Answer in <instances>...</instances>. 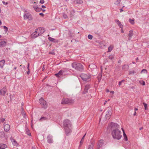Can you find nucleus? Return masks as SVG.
Here are the masks:
<instances>
[{"instance_id":"nucleus-1","label":"nucleus","mask_w":149,"mask_h":149,"mask_svg":"<svg viewBox=\"0 0 149 149\" xmlns=\"http://www.w3.org/2000/svg\"><path fill=\"white\" fill-rule=\"evenodd\" d=\"M63 125L66 134L68 135L71 132V125L69 120L68 119L65 120L63 122Z\"/></svg>"},{"instance_id":"nucleus-2","label":"nucleus","mask_w":149,"mask_h":149,"mask_svg":"<svg viewBox=\"0 0 149 149\" xmlns=\"http://www.w3.org/2000/svg\"><path fill=\"white\" fill-rule=\"evenodd\" d=\"M111 135L114 139H120L122 136L121 132L118 129H113L111 132Z\"/></svg>"},{"instance_id":"nucleus-3","label":"nucleus","mask_w":149,"mask_h":149,"mask_svg":"<svg viewBox=\"0 0 149 149\" xmlns=\"http://www.w3.org/2000/svg\"><path fill=\"white\" fill-rule=\"evenodd\" d=\"M71 65L73 68L81 72L83 70V66L80 63L74 62L72 63Z\"/></svg>"},{"instance_id":"nucleus-4","label":"nucleus","mask_w":149,"mask_h":149,"mask_svg":"<svg viewBox=\"0 0 149 149\" xmlns=\"http://www.w3.org/2000/svg\"><path fill=\"white\" fill-rule=\"evenodd\" d=\"M80 77L83 80L87 81H90L91 77V75L89 73H82L80 75Z\"/></svg>"},{"instance_id":"nucleus-5","label":"nucleus","mask_w":149,"mask_h":149,"mask_svg":"<svg viewBox=\"0 0 149 149\" xmlns=\"http://www.w3.org/2000/svg\"><path fill=\"white\" fill-rule=\"evenodd\" d=\"M39 101L42 108L44 109H46L47 107V105L46 101L42 97L40 99Z\"/></svg>"},{"instance_id":"nucleus-6","label":"nucleus","mask_w":149,"mask_h":149,"mask_svg":"<svg viewBox=\"0 0 149 149\" xmlns=\"http://www.w3.org/2000/svg\"><path fill=\"white\" fill-rule=\"evenodd\" d=\"M74 102V100L72 99L68 98H64L62 100L61 104H72Z\"/></svg>"},{"instance_id":"nucleus-7","label":"nucleus","mask_w":149,"mask_h":149,"mask_svg":"<svg viewBox=\"0 0 149 149\" xmlns=\"http://www.w3.org/2000/svg\"><path fill=\"white\" fill-rule=\"evenodd\" d=\"M24 17L25 19H28L29 20H31L32 19V17L31 15L27 13L24 14Z\"/></svg>"},{"instance_id":"nucleus-8","label":"nucleus","mask_w":149,"mask_h":149,"mask_svg":"<svg viewBox=\"0 0 149 149\" xmlns=\"http://www.w3.org/2000/svg\"><path fill=\"white\" fill-rule=\"evenodd\" d=\"M36 30L37 32V33L39 34V36L41 35L45 31V29L42 27H39L36 29Z\"/></svg>"},{"instance_id":"nucleus-9","label":"nucleus","mask_w":149,"mask_h":149,"mask_svg":"<svg viewBox=\"0 0 149 149\" xmlns=\"http://www.w3.org/2000/svg\"><path fill=\"white\" fill-rule=\"evenodd\" d=\"M112 114V111L111 109H108L107 112L105 116V118L107 120H109Z\"/></svg>"},{"instance_id":"nucleus-10","label":"nucleus","mask_w":149,"mask_h":149,"mask_svg":"<svg viewBox=\"0 0 149 149\" xmlns=\"http://www.w3.org/2000/svg\"><path fill=\"white\" fill-rule=\"evenodd\" d=\"M0 94L2 96L5 95L7 91V89L6 86L3 87L1 89H0Z\"/></svg>"},{"instance_id":"nucleus-11","label":"nucleus","mask_w":149,"mask_h":149,"mask_svg":"<svg viewBox=\"0 0 149 149\" xmlns=\"http://www.w3.org/2000/svg\"><path fill=\"white\" fill-rule=\"evenodd\" d=\"M88 69L90 70H95L97 71V66L96 65L94 64H92L91 65H90L89 66Z\"/></svg>"},{"instance_id":"nucleus-12","label":"nucleus","mask_w":149,"mask_h":149,"mask_svg":"<svg viewBox=\"0 0 149 149\" xmlns=\"http://www.w3.org/2000/svg\"><path fill=\"white\" fill-rule=\"evenodd\" d=\"M104 144L103 140H100L99 141L97 146V147L96 149H99L100 148L102 147Z\"/></svg>"},{"instance_id":"nucleus-13","label":"nucleus","mask_w":149,"mask_h":149,"mask_svg":"<svg viewBox=\"0 0 149 149\" xmlns=\"http://www.w3.org/2000/svg\"><path fill=\"white\" fill-rule=\"evenodd\" d=\"M64 75H68L70 73V69H69L65 68L62 69Z\"/></svg>"},{"instance_id":"nucleus-14","label":"nucleus","mask_w":149,"mask_h":149,"mask_svg":"<svg viewBox=\"0 0 149 149\" xmlns=\"http://www.w3.org/2000/svg\"><path fill=\"white\" fill-rule=\"evenodd\" d=\"M5 123H4V129L5 132L8 131L10 129V125L8 124H5Z\"/></svg>"},{"instance_id":"nucleus-15","label":"nucleus","mask_w":149,"mask_h":149,"mask_svg":"<svg viewBox=\"0 0 149 149\" xmlns=\"http://www.w3.org/2000/svg\"><path fill=\"white\" fill-rule=\"evenodd\" d=\"M110 126L113 128H115L116 129H118L119 128V125L117 123L113 122L111 123Z\"/></svg>"},{"instance_id":"nucleus-16","label":"nucleus","mask_w":149,"mask_h":149,"mask_svg":"<svg viewBox=\"0 0 149 149\" xmlns=\"http://www.w3.org/2000/svg\"><path fill=\"white\" fill-rule=\"evenodd\" d=\"M55 75L58 78L61 75L64 76L63 70H60L58 73L55 74Z\"/></svg>"},{"instance_id":"nucleus-17","label":"nucleus","mask_w":149,"mask_h":149,"mask_svg":"<svg viewBox=\"0 0 149 149\" xmlns=\"http://www.w3.org/2000/svg\"><path fill=\"white\" fill-rule=\"evenodd\" d=\"M39 36V34L37 33V31H36V30H35V32L31 34V37L32 38H34L37 37Z\"/></svg>"},{"instance_id":"nucleus-18","label":"nucleus","mask_w":149,"mask_h":149,"mask_svg":"<svg viewBox=\"0 0 149 149\" xmlns=\"http://www.w3.org/2000/svg\"><path fill=\"white\" fill-rule=\"evenodd\" d=\"M34 9L36 12H40L42 11V9L41 8L38 7L37 6H33Z\"/></svg>"},{"instance_id":"nucleus-19","label":"nucleus","mask_w":149,"mask_h":149,"mask_svg":"<svg viewBox=\"0 0 149 149\" xmlns=\"http://www.w3.org/2000/svg\"><path fill=\"white\" fill-rule=\"evenodd\" d=\"M115 22L117 24L120 28H122L123 27V26L118 19L115 20Z\"/></svg>"},{"instance_id":"nucleus-20","label":"nucleus","mask_w":149,"mask_h":149,"mask_svg":"<svg viewBox=\"0 0 149 149\" xmlns=\"http://www.w3.org/2000/svg\"><path fill=\"white\" fill-rule=\"evenodd\" d=\"M6 45V42L4 41H0V47H4Z\"/></svg>"},{"instance_id":"nucleus-21","label":"nucleus","mask_w":149,"mask_h":149,"mask_svg":"<svg viewBox=\"0 0 149 149\" xmlns=\"http://www.w3.org/2000/svg\"><path fill=\"white\" fill-rule=\"evenodd\" d=\"M10 140L13 144L15 146H16L17 145V141L15 140L13 138L11 137Z\"/></svg>"},{"instance_id":"nucleus-22","label":"nucleus","mask_w":149,"mask_h":149,"mask_svg":"<svg viewBox=\"0 0 149 149\" xmlns=\"http://www.w3.org/2000/svg\"><path fill=\"white\" fill-rule=\"evenodd\" d=\"M48 39L50 41L52 42H58V41L57 40H56L54 38L51 37H49L48 38Z\"/></svg>"},{"instance_id":"nucleus-23","label":"nucleus","mask_w":149,"mask_h":149,"mask_svg":"<svg viewBox=\"0 0 149 149\" xmlns=\"http://www.w3.org/2000/svg\"><path fill=\"white\" fill-rule=\"evenodd\" d=\"M129 68V65H124L122 67V69L123 70H127Z\"/></svg>"},{"instance_id":"nucleus-24","label":"nucleus","mask_w":149,"mask_h":149,"mask_svg":"<svg viewBox=\"0 0 149 149\" xmlns=\"http://www.w3.org/2000/svg\"><path fill=\"white\" fill-rule=\"evenodd\" d=\"M74 3L77 4H81L83 3V1L81 0H75Z\"/></svg>"},{"instance_id":"nucleus-25","label":"nucleus","mask_w":149,"mask_h":149,"mask_svg":"<svg viewBox=\"0 0 149 149\" xmlns=\"http://www.w3.org/2000/svg\"><path fill=\"white\" fill-rule=\"evenodd\" d=\"M133 35V31L132 30H130L129 31L128 36L129 37V39H130Z\"/></svg>"},{"instance_id":"nucleus-26","label":"nucleus","mask_w":149,"mask_h":149,"mask_svg":"<svg viewBox=\"0 0 149 149\" xmlns=\"http://www.w3.org/2000/svg\"><path fill=\"white\" fill-rule=\"evenodd\" d=\"M47 141L48 143H51L53 142V140L52 138L49 136L47 137Z\"/></svg>"},{"instance_id":"nucleus-27","label":"nucleus","mask_w":149,"mask_h":149,"mask_svg":"<svg viewBox=\"0 0 149 149\" xmlns=\"http://www.w3.org/2000/svg\"><path fill=\"white\" fill-rule=\"evenodd\" d=\"M7 147L6 145L4 144H0V149H5Z\"/></svg>"},{"instance_id":"nucleus-28","label":"nucleus","mask_w":149,"mask_h":149,"mask_svg":"<svg viewBox=\"0 0 149 149\" xmlns=\"http://www.w3.org/2000/svg\"><path fill=\"white\" fill-rule=\"evenodd\" d=\"M5 63V61L4 60H2L0 61V67L2 68Z\"/></svg>"},{"instance_id":"nucleus-29","label":"nucleus","mask_w":149,"mask_h":149,"mask_svg":"<svg viewBox=\"0 0 149 149\" xmlns=\"http://www.w3.org/2000/svg\"><path fill=\"white\" fill-rule=\"evenodd\" d=\"M113 45H110L108 47V50L107 51L108 52H111L113 49Z\"/></svg>"},{"instance_id":"nucleus-30","label":"nucleus","mask_w":149,"mask_h":149,"mask_svg":"<svg viewBox=\"0 0 149 149\" xmlns=\"http://www.w3.org/2000/svg\"><path fill=\"white\" fill-rule=\"evenodd\" d=\"M94 146L93 143H91V144L88 146V149H93Z\"/></svg>"},{"instance_id":"nucleus-31","label":"nucleus","mask_w":149,"mask_h":149,"mask_svg":"<svg viewBox=\"0 0 149 149\" xmlns=\"http://www.w3.org/2000/svg\"><path fill=\"white\" fill-rule=\"evenodd\" d=\"M123 134L124 139L125 141H127L128 140V139L126 135L125 132V131L123 130Z\"/></svg>"},{"instance_id":"nucleus-32","label":"nucleus","mask_w":149,"mask_h":149,"mask_svg":"<svg viewBox=\"0 0 149 149\" xmlns=\"http://www.w3.org/2000/svg\"><path fill=\"white\" fill-rule=\"evenodd\" d=\"M86 133L83 136V137L82 138L81 141H80V145H79V146H81L82 145V144H83V143L84 142V138L85 136V135H86Z\"/></svg>"},{"instance_id":"nucleus-33","label":"nucleus","mask_w":149,"mask_h":149,"mask_svg":"<svg viewBox=\"0 0 149 149\" xmlns=\"http://www.w3.org/2000/svg\"><path fill=\"white\" fill-rule=\"evenodd\" d=\"M26 134H27L29 136H31V133L30 132V131L29 130H28L27 129H26Z\"/></svg>"},{"instance_id":"nucleus-34","label":"nucleus","mask_w":149,"mask_h":149,"mask_svg":"<svg viewBox=\"0 0 149 149\" xmlns=\"http://www.w3.org/2000/svg\"><path fill=\"white\" fill-rule=\"evenodd\" d=\"M134 19H132L130 18L129 19V22L131 23L132 24H134Z\"/></svg>"},{"instance_id":"nucleus-35","label":"nucleus","mask_w":149,"mask_h":149,"mask_svg":"<svg viewBox=\"0 0 149 149\" xmlns=\"http://www.w3.org/2000/svg\"><path fill=\"white\" fill-rule=\"evenodd\" d=\"M47 119V118L46 117H42L39 119V121H42L43 120H46Z\"/></svg>"},{"instance_id":"nucleus-36","label":"nucleus","mask_w":149,"mask_h":149,"mask_svg":"<svg viewBox=\"0 0 149 149\" xmlns=\"http://www.w3.org/2000/svg\"><path fill=\"white\" fill-rule=\"evenodd\" d=\"M121 1V0H117L116 1H115L114 4L116 5H118L120 4V2Z\"/></svg>"},{"instance_id":"nucleus-37","label":"nucleus","mask_w":149,"mask_h":149,"mask_svg":"<svg viewBox=\"0 0 149 149\" xmlns=\"http://www.w3.org/2000/svg\"><path fill=\"white\" fill-rule=\"evenodd\" d=\"M135 73H136V72H135V71L134 70H132L130 71L129 74H134Z\"/></svg>"},{"instance_id":"nucleus-38","label":"nucleus","mask_w":149,"mask_h":149,"mask_svg":"<svg viewBox=\"0 0 149 149\" xmlns=\"http://www.w3.org/2000/svg\"><path fill=\"white\" fill-rule=\"evenodd\" d=\"M90 88V86L89 85H86L85 86V89L86 90H88V89Z\"/></svg>"},{"instance_id":"nucleus-39","label":"nucleus","mask_w":149,"mask_h":149,"mask_svg":"<svg viewBox=\"0 0 149 149\" xmlns=\"http://www.w3.org/2000/svg\"><path fill=\"white\" fill-rule=\"evenodd\" d=\"M93 37V36L90 34L88 35V38L90 40H91L92 39Z\"/></svg>"},{"instance_id":"nucleus-40","label":"nucleus","mask_w":149,"mask_h":149,"mask_svg":"<svg viewBox=\"0 0 149 149\" xmlns=\"http://www.w3.org/2000/svg\"><path fill=\"white\" fill-rule=\"evenodd\" d=\"M63 17L64 19H66L68 18V16L65 13H63Z\"/></svg>"},{"instance_id":"nucleus-41","label":"nucleus","mask_w":149,"mask_h":149,"mask_svg":"<svg viewBox=\"0 0 149 149\" xmlns=\"http://www.w3.org/2000/svg\"><path fill=\"white\" fill-rule=\"evenodd\" d=\"M3 27L4 28V29H5V31L6 32H7V31H8V28L6 26H3Z\"/></svg>"},{"instance_id":"nucleus-42","label":"nucleus","mask_w":149,"mask_h":149,"mask_svg":"<svg viewBox=\"0 0 149 149\" xmlns=\"http://www.w3.org/2000/svg\"><path fill=\"white\" fill-rule=\"evenodd\" d=\"M147 70H146V69H143L141 71V73H147Z\"/></svg>"},{"instance_id":"nucleus-43","label":"nucleus","mask_w":149,"mask_h":149,"mask_svg":"<svg viewBox=\"0 0 149 149\" xmlns=\"http://www.w3.org/2000/svg\"><path fill=\"white\" fill-rule=\"evenodd\" d=\"M109 58L111 59H112L113 58V56L112 55H110L109 56Z\"/></svg>"},{"instance_id":"nucleus-44","label":"nucleus","mask_w":149,"mask_h":149,"mask_svg":"<svg viewBox=\"0 0 149 149\" xmlns=\"http://www.w3.org/2000/svg\"><path fill=\"white\" fill-rule=\"evenodd\" d=\"M140 84L142 85L143 86L145 85V83L144 81H140Z\"/></svg>"},{"instance_id":"nucleus-45","label":"nucleus","mask_w":149,"mask_h":149,"mask_svg":"<svg viewBox=\"0 0 149 149\" xmlns=\"http://www.w3.org/2000/svg\"><path fill=\"white\" fill-rule=\"evenodd\" d=\"M143 104L144 106L145 109L146 110L147 107V104L145 103H143Z\"/></svg>"},{"instance_id":"nucleus-46","label":"nucleus","mask_w":149,"mask_h":149,"mask_svg":"<svg viewBox=\"0 0 149 149\" xmlns=\"http://www.w3.org/2000/svg\"><path fill=\"white\" fill-rule=\"evenodd\" d=\"M5 119L4 118H1V119H0V122H3L4 121H5Z\"/></svg>"},{"instance_id":"nucleus-47","label":"nucleus","mask_w":149,"mask_h":149,"mask_svg":"<svg viewBox=\"0 0 149 149\" xmlns=\"http://www.w3.org/2000/svg\"><path fill=\"white\" fill-rule=\"evenodd\" d=\"M87 92H88V91L86 90V89H84V91L83 92V94H85L86 93H87Z\"/></svg>"},{"instance_id":"nucleus-48","label":"nucleus","mask_w":149,"mask_h":149,"mask_svg":"<svg viewBox=\"0 0 149 149\" xmlns=\"http://www.w3.org/2000/svg\"><path fill=\"white\" fill-rule=\"evenodd\" d=\"M22 115L23 117L24 118H26V116L25 113H24V114H22Z\"/></svg>"},{"instance_id":"nucleus-49","label":"nucleus","mask_w":149,"mask_h":149,"mask_svg":"<svg viewBox=\"0 0 149 149\" xmlns=\"http://www.w3.org/2000/svg\"><path fill=\"white\" fill-rule=\"evenodd\" d=\"M45 1L44 0H40V3L41 4H43L44 3Z\"/></svg>"},{"instance_id":"nucleus-50","label":"nucleus","mask_w":149,"mask_h":149,"mask_svg":"<svg viewBox=\"0 0 149 149\" xmlns=\"http://www.w3.org/2000/svg\"><path fill=\"white\" fill-rule=\"evenodd\" d=\"M30 3H31L33 4H36V2H35V1H31V2Z\"/></svg>"},{"instance_id":"nucleus-51","label":"nucleus","mask_w":149,"mask_h":149,"mask_svg":"<svg viewBox=\"0 0 149 149\" xmlns=\"http://www.w3.org/2000/svg\"><path fill=\"white\" fill-rule=\"evenodd\" d=\"M39 15L43 17L44 16V14L42 13H40Z\"/></svg>"},{"instance_id":"nucleus-52","label":"nucleus","mask_w":149,"mask_h":149,"mask_svg":"<svg viewBox=\"0 0 149 149\" xmlns=\"http://www.w3.org/2000/svg\"><path fill=\"white\" fill-rule=\"evenodd\" d=\"M2 3H3V4H5V5H6L8 4V3H6L3 1H2Z\"/></svg>"},{"instance_id":"nucleus-53","label":"nucleus","mask_w":149,"mask_h":149,"mask_svg":"<svg viewBox=\"0 0 149 149\" xmlns=\"http://www.w3.org/2000/svg\"><path fill=\"white\" fill-rule=\"evenodd\" d=\"M29 73H30L29 69H28V71L27 72V73L28 74H29Z\"/></svg>"},{"instance_id":"nucleus-54","label":"nucleus","mask_w":149,"mask_h":149,"mask_svg":"<svg viewBox=\"0 0 149 149\" xmlns=\"http://www.w3.org/2000/svg\"><path fill=\"white\" fill-rule=\"evenodd\" d=\"M122 83L120 81H119L118 82V85L119 86H120L121 85V84Z\"/></svg>"},{"instance_id":"nucleus-55","label":"nucleus","mask_w":149,"mask_h":149,"mask_svg":"<svg viewBox=\"0 0 149 149\" xmlns=\"http://www.w3.org/2000/svg\"><path fill=\"white\" fill-rule=\"evenodd\" d=\"M120 12L121 13L123 11V10L122 9H120Z\"/></svg>"},{"instance_id":"nucleus-56","label":"nucleus","mask_w":149,"mask_h":149,"mask_svg":"<svg viewBox=\"0 0 149 149\" xmlns=\"http://www.w3.org/2000/svg\"><path fill=\"white\" fill-rule=\"evenodd\" d=\"M25 113V112H24V110H23L22 111L21 114H22Z\"/></svg>"},{"instance_id":"nucleus-57","label":"nucleus","mask_w":149,"mask_h":149,"mask_svg":"<svg viewBox=\"0 0 149 149\" xmlns=\"http://www.w3.org/2000/svg\"><path fill=\"white\" fill-rule=\"evenodd\" d=\"M121 32L122 33H124V31L122 29H121Z\"/></svg>"},{"instance_id":"nucleus-58","label":"nucleus","mask_w":149,"mask_h":149,"mask_svg":"<svg viewBox=\"0 0 149 149\" xmlns=\"http://www.w3.org/2000/svg\"><path fill=\"white\" fill-rule=\"evenodd\" d=\"M110 93H112V94H114V92L113 91H110Z\"/></svg>"},{"instance_id":"nucleus-59","label":"nucleus","mask_w":149,"mask_h":149,"mask_svg":"<svg viewBox=\"0 0 149 149\" xmlns=\"http://www.w3.org/2000/svg\"><path fill=\"white\" fill-rule=\"evenodd\" d=\"M49 54H55V53L54 52H49Z\"/></svg>"},{"instance_id":"nucleus-60","label":"nucleus","mask_w":149,"mask_h":149,"mask_svg":"<svg viewBox=\"0 0 149 149\" xmlns=\"http://www.w3.org/2000/svg\"><path fill=\"white\" fill-rule=\"evenodd\" d=\"M138 110V109L137 108H135L134 109L135 111H136Z\"/></svg>"},{"instance_id":"nucleus-61","label":"nucleus","mask_w":149,"mask_h":149,"mask_svg":"<svg viewBox=\"0 0 149 149\" xmlns=\"http://www.w3.org/2000/svg\"><path fill=\"white\" fill-rule=\"evenodd\" d=\"M136 115V111H135L134 113V116H135Z\"/></svg>"},{"instance_id":"nucleus-62","label":"nucleus","mask_w":149,"mask_h":149,"mask_svg":"<svg viewBox=\"0 0 149 149\" xmlns=\"http://www.w3.org/2000/svg\"><path fill=\"white\" fill-rule=\"evenodd\" d=\"M124 81H125V80H121L120 81L121 82V83H122V82H123Z\"/></svg>"},{"instance_id":"nucleus-63","label":"nucleus","mask_w":149,"mask_h":149,"mask_svg":"<svg viewBox=\"0 0 149 149\" xmlns=\"http://www.w3.org/2000/svg\"><path fill=\"white\" fill-rule=\"evenodd\" d=\"M42 7L44 8H46V7L44 5H42Z\"/></svg>"},{"instance_id":"nucleus-64","label":"nucleus","mask_w":149,"mask_h":149,"mask_svg":"<svg viewBox=\"0 0 149 149\" xmlns=\"http://www.w3.org/2000/svg\"><path fill=\"white\" fill-rule=\"evenodd\" d=\"M29 63H28V66H27V68L28 69H29Z\"/></svg>"}]
</instances>
